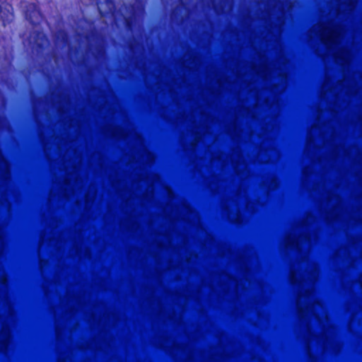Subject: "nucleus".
Segmentation results:
<instances>
[{
	"mask_svg": "<svg viewBox=\"0 0 362 362\" xmlns=\"http://www.w3.org/2000/svg\"><path fill=\"white\" fill-rule=\"evenodd\" d=\"M25 19L33 26L38 25L43 18L40 6L37 3L27 2L23 8Z\"/></svg>",
	"mask_w": 362,
	"mask_h": 362,
	"instance_id": "nucleus-1",
	"label": "nucleus"
},
{
	"mask_svg": "<svg viewBox=\"0 0 362 362\" xmlns=\"http://www.w3.org/2000/svg\"><path fill=\"white\" fill-rule=\"evenodd\" d=\"M15 15L9 0H0V25L6 28L14 21Z\"/></svg>",
	"mask_w": 362,
	"mask_h": 362,
	"instance_id": "nucleus-2",
	"label": "nucleus"
},
{
	"mask_svg": "<svg viewBox=\"0 0 362 362\" xmlns=\"http://www.w3.org/2000/svg\"><path fill=\"white\" fill-rule=\"evenodd\" d=\"M124 25L127 29L132 30L134 27V21L132 16H128L124 18Z\"/></svg>",
	"mask_w": 362,
	"mask_h": 362,
	"instance_id": "nucleus-3",
	"label": "nucleus"
},
{
	"mask_svg": "<svg viewBox=\"0 0 362 362\" xmlns=\"http://www.w3.org/2000/svg\"><path fill=\"white\" fill-rule=\"evenodd\" d=\"M105 3L108 9V13H112L116 9V4L115 0H105Z\"/></svg>",
	"mask_w": 362,
	"mask_h": 362,
	"instance_id": "nucleus-4",
	"label": "nucleus"
},
{
	"mask_svg": "<svg viewBox=\"0 0 362 362\" xmlns=\"http://www.w3.org/2000/svg\"><path fill=\"white\" fill-rule=\"evenodd\" d=\"M45 37V35L42 34L40 31L35 32V44H36L37 47L42 48L43 47L42 44H40V43L37 42V40L40 39V38L42 39V40H44Z\"/></svg>",
	"mask_w": 362,
	"mask_h": 362,
	"instance_id": "nucleus-5",
	"label": "nucleus"
}]
</instances>
